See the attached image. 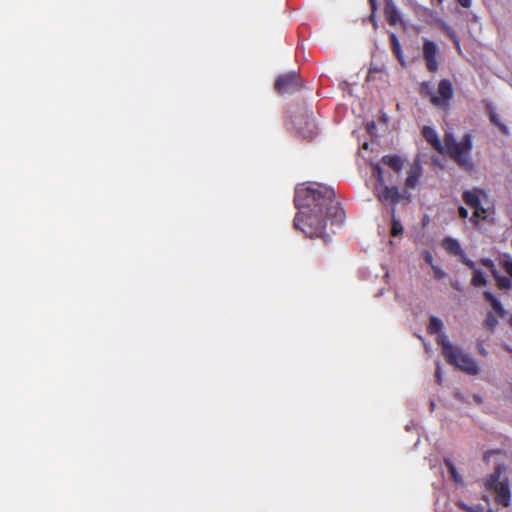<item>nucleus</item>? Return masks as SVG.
<instances>
[{
    "label": "nucleus",
    "mask_w": 512,
    "mask_h": 512,
    "mask_svg": "<svg viewBox=\"0 0 512 512\" xmlns=\"http://www.w3.org/2000/svg\"><path fill=\"white\" fill-rule=\"evenodd\" d=\"M436 380L438 384H442V368L440 363L436 364V372H435Z\"/></svg>",
    "instance_id": "nucleus-31"
},
{
    "label": "nucleus",
    "mask_w": 512,
    "mask_h": 512,
    "mask_svg": "<svg viewBox=\"0 0 512 512\" xmlns=\"http://www.w3.org/2000/svg\"><path fill=\"white\" fill-rule=\"evenodd\" d=\"M442 328H443V322L441 319H439L437 317H432L430 319L428 329L431 333H434V334L439 333L442 330Z\"/></svg>",
    "instance_id": "nucleus-22"
},
{
    "label": "nucleus",
    "mask_w": 512,
    "mask_h": 512,
    "mask_svg": "<svg viewBox=\"0 0 512 512\" xmlns=\"http://www.w3.org/2000/svg\"><path fill=\"white\" fill-rule=\"evenodd\" d=\"M505 472V466L502 464H497L495 470L492 474L486 477L484 481V486L486 489L492 490L495 488L499 482H502V474Z\"/></svg>",
    "instance_id": "nucleus-10"
},
{
    "label": "nucleus",
    "mask_w": 512,
    "mask_h": 512,
    "mask_svg": "<svg viewBox=\"0 0 512 512\" xmlns=\"http://www.w3.org/2000/svg\"><path fill=\"white\" fill-rule=\"evenodd\" d=\"M363 147L366 149V148L368 147V144H367V143H365V144L363 145Z\"/></svg>",
    "instance_id": "nucleus-44"
},
{
    "label": "nucleus",
    "mask_w": 512,
    "mask_h": 512,
    "mask_svg": "<svg viewBox=\"0 0 512 512\" xmlns=\"http://www.w3.org/2000/svg\"><path fill=\"white\" fill-rule=\"evenodd\" d=\"M482 264L486 267H493L494 266V263L492 260L490 259H483L482 260Z\"/></svg>",
    "instance_id": "nucleus-37"
},
{
    "label": "nucleus",
    "mask_w": 512,
    "mask_h": 512,
    "mask_svg": "<svg viewBox=\"0 0 512 512\" xmlns=\"http://www.w3.org/2000/svg\"><path fill=\"white\" fill-rule=\"evenodd\" d=\"M484 297L487 301L490 302L493 310L500 316L503 317L505 315V309L501 302L494 297L490 292H485Z\"/></svg>",
    "instance_id": "nucleus-15"
},
{
    "label": "nucleus",
    "mask_w": 512,
    "mask_h": 512,
    "mask_svg": "<svg viewBox=\"0 0 512 512\" xmlns=\"http://www.w3.org/2000/svg\"><path fill=\"white\" fill-rule=\"evenodd\" d=\"M423 257L425 259V261L430 264L431 266L434 265L433 264V257H432V254L428 251H424L423 252Z\"/></svg>",
    "instance_id": "nucleus-33"
},
{
    "label": "nucleus",
    "mask_w": 512,
    "mask_h": 512,
    "mask_svg": "<svg viewBox=\"0 0 512 512\" xmlns=\"http://www.w3.org/2000/svg\"><path fill=\"white\" fill-rule=\"evenodd\" d=\"M464 263L473 271L477 270L475 263L470 259H464Z\"/></svg>",
    "instance_id": "nucleus-34"
},
{
    "label": "nucleus",
    "mask_w": 512,
    "mask_h": 512,
    "mask_svg": "<svg viewBox=\"0 0 512 512\" xmlns=\"http://www.w3.org/2000/svg\"><path fill=\"white\" fill-rule=\"evenodd\" d=\"M437 343L441 345L442 354L449 364L469 375L480 373L478 362L470 354L453 346L445 334L439 335Z\"/></svg>",
    "instance_id": "nucleus-3"
},
{
    "label": "nucleus",
    "mask_w": 512,
    "mask_h": 512,
    "mask_svg": "<svg viewBox=\"0 0 512 512\" xmlns=\"http://www.w3.org/2000/svg\"><path fill=\"white\" fill-rule=\"evenodd\" d=\"M372 169H373V173H372L373 177H375L377 180L376 185L385 184L384 172H383L382 167L379 164H372Z\"/></svg>",
    "instance_id": "nucleus-20"
},
{
    "label": "nucleus",
    "mask_w": 512,
    "mask_h": 512,
    "mask_svg": "<svg viewBox=\"0 0 512 512\" xmlns=\"http://www.w3.org/2000/svg\"><path fill=\"white\" fill-rule=\"evenodd\" d=\"M495 492V500L498 504L503 505L505 507L509 506L511 502V492L509 488V481L506 477L502 479V482L493 488Z\"/></svg>",
    "instance_id": "nucleus-8"
},
{
    "label": "nucleus",
    "mask_w": 512,
    "mask_h": 512,
    "mask_svg": "<svg viewBox=\"0 0 512 512\" xmlns=\"http://www.w3.org/2000/svg\"><path fill=\"white\" fill-rule=\"evenodd\" d=\"M301 134L305 138L314 137V135H316V125L314 123H311L309 129L307 131L302 130Z\"/></svg>",
    "instance_id": "nucleus-28"
},
{
    "label": "nucleus",
    "mask_w": 512,
    "mask_h": 512,
    "mask_svg": "<svg viewBox=\"0 0 512 512\" xmlns=\"http://www.w3.org/2000/svg\"><path fill=\"white\" fill-rule=\"evenodd\" d=\"M445 464L450 472V475H451L453 481L457 485H463L464 484L463 478L456 470V467L454 466V464L448 459L445 460Z\"/></svg>",
    "instance_id": "nucleus-17"
},
{
    "label": "nucleus",
    "mask_w": 512,
    "mask_h": 512,
    "mask_svg": "<svg viewBox=\"0 0 512 512\" xmlns=\"http://www.w3.org/2000/svg\"><path fill=\"white\" fill-rule=\"evenodd\" d=\"M473 400L477 403V404H482L483 400H482V397L481 395L479 394H474L473 395Z\"/></svg>",
    "instance_id": "nucleus-38"
},
{
    "label": "nucleus",
    "mask_w": 512,
    "mask_h": 512,
    "mask_svg": "<svg viewBox=\"0 0 512 512\" xmlns=\"http://www.w3.org/2000/svg\"><path fill=\"white\" fill-rule=\"evenodd\" d=\"M439 3H442L444 0H437Z\"/></svg>",
    "instance_id": "nucleus-46"
},
{
    "label": "nucleus",
    "mask_w": 512,
    "mask_h": 512,
    "mask_svg": "<svg viewBox=\"0 0 512 512\" xmlns=\"http://www.w3.org/2000/svg\"><path fill=\"white\" fill-rule=\"evenodd\" d=\"M275 88L279 93H293L298 90V78L295 73L278 77Z\"/></svg>",
    "instance_id": "nucleus-7"
},
{
    "label": "nucleus",
    "mask_w": 512,
    "mask_h": 512,
    "mask_svg": "<svg viewBox=\"0 0 512 512\" xmlns=\"http://www.w3.org/2000/svg\"><path fill=\"white\" fill-rule=\"evenodd\" d=\"M459 215L461 218H467L468 217V210L464 207L459 208Z\"/></svg>",
    "instance_id": "nucleus-35"
},
{
    "label": "nucleus",
    "mask_w": 512,
    "mask_h": 512,
    "mask_svg": "<svg viewBox=\"0 0 512 512\" xmlns=\"http://www.w3.org/2000/svg\"><path fill=\"white\" fill-rule=\"evenodd\" d=\"M482 498H483V500H485L486 502H488V501H489V499H488V497H487L486 495H483V497H482Z\"/></svg>",
    "instance_id": "nucleus-42"
},
{
    "label": "nucleus",
    "mask_w": 512,
    "mask_h": 512,
    "mask_svg": "<svg viewBox=\"0 0 512 512\" xmlns=\"http://www.w3.org/2000/svg\"><path fill=\"white\" fill-rule=\"evenodd\" d=\"M423 137L430 143L435 150L441 154H448L458 165L464 169L472 167L470 151L472 149V139L469 134L463 136L459 141L451 133H446L444 144L438 138L436 131L428 126L423 128Z\"/></svg>",
    "instance_id": "nucleus-2"
},
{
    "label": "nucleus",
    "mask_w": 512,
    "mask_h": 512,
    "mask_svg": "<svg viewBox=\"0 0 512 512\" xmlns=\"http://www.w3.org/2000/svg\"><path fill=\"white\" fill-rule=\"evenodd\" d=\"M507 350H508L509 352H512V349H511L510 347H507Z\"/></svg>",
    "instance_id": "nucleus-45"
},
{
    "label": "nucleus",
    "mask_w": 512,
    "mask_h": 512,
    "mask_svg": "<svg viewBox=\"0 0 512 512\" xmlns=\"http://www.w3.org/2000/svg\"><path fill=\"white\" fill-rule=\"evenodd\" d=\"M455 397H456L457 399L461 400V401H465V402H466V400H465L464 396H463V395H462V393H460V392H456V393H455Z\"/></svg>",
    "instance_id": "nucleus-39"
},
{
    "label": "nucleus",
    "mask_w": 512,
    "mask_h": 512,
    "mask_svg": "<svg viewBox=\"0 0 512 512\" xmlns=\"http://www.w3.org/2000/svg\"><path fill=\"white\" fill-rule=\"evenodd\" d=\"M437 54V44L431 40L425 39L423 43V58L430 72H435L438 69Z\"/></svg>",
    "instance_id": "nucleus-6"
},
{
    "label": "nucleus",
    "mask_w": 512,
    "mask_h": 512,
    "mask_svg": "<svg viewBox=\"0 0 512 512\" xmlns=\"http://www.w3.org/2000/svg\"><path fill=\"white\" fill-rule=\"evenodd\" d=\"M463 200L465 201V203L467 205L474 208L475 211L473 214V218H482V219L486 218V211L479 206L480 201L475 193L470 192V191H465L463 193Z\"/></svg>",
    "instance_id": "nucleus-9"
},
{
    "label": "nucleus",
    "mask_w": 512,
    "mask_h": 512,
    "mask_svg": "<svg viewBox=\"0 0 512 512\" xmlns=\"http://www.w3.org/2000/svg\"><path fill=\"white\" fill-rule=\"evenodd\" d=\"M370 1V4H371V7H372V10L375 11L376 8H377V5H376V0H369Z\"/></svg>",
    "instance_id": "nucleus-40"
},
{
    "label": "nucleus",
    "mask_w": 512,
    "mask_h": 512,
    "mask_svg": "<svg viewBox=\"0 0 512 512\" xmlns=\"http://www.w3.org/2000/svg\"><path fill=\"white\" fill-rule=\"evenodd\" d=\"M382 162L389 166L395 172H399L403 168L404 160L396 155H386L382 157Z\"/></svg>",
    "instance_id": "nucleus-13"
},
{
    "label": "nucleus",
    "mask_w": 512,
    "mask_h": 512,
    "mask_svg": "<svg viewBox=\"0 0 512 512\" xmlns=\"http://www.w3.org/2000/svg\"><path fill=\"white\" fill-rule=\"evenodd\" d=\"M491 122L498 126L504 133H507L508 132V129L505 125H503L500 121V117L497 115V114H491Z\"/></svg>",
    "instance_id": "nucleus-27"
},
{
    "label": "nucleus",
    "mask_w": 512,
    "mask_h": 512,
    "mask_svg": "<svg viewBox=\"0 0 512 512\" xmlns=\"http://www.w3.org/2000/svg\"><path fill=\"white\" fill-rule=\"evenodd\" d=\"M477 349H478L479 354L482 355L483 357H486L488 355V351L485 349V347L483 345V341H481V340L477 341Z\"/></svg>",
    "instance_id": "nucleus-30"
},
{
    "label": "nucleus",
    "mask_w": 512,
    "mask_h": 512,
    "mask_svg": "<svg viewBox=\"0 0 512 512\" xmlns=\"http://www.w3.org/2000/svg\"><path fill=\"white\" fill-rule=\"evenodd\" d=\"M420 176H421L420 167L417 164L413 165L410 168V170L408 171V175L405 180V185L410 189L415 188L419 181Z\"/></svg>",
    "instance_id": "nucleus-12"
},
{
    "label": "nucleus",
    "mask_w": 512,
    "mask_h": 512,
    "mask_svg": "<svg viewBox=\"0 0 512 512\" xmlns=\"http://www.w3.org/2000/svg\"><path fill=\"white\" fill-rule=\"evenodd\" d=\"M334 190L317 183L296 188L295 204L299 210L294 225L309 237H321L326 228V217L341 222L343 209L334 199Z\"/></svg>",
    "instance_id": "nucleus-1"
},
{
    "label": "nucleus",
    "mask_w": 512,
    "mask_h": 512,
    "mask_svg": "<svg viewBox=\"0 0 512 512\" xmlns=\"http://www.w3.org/2000/svg\"><path fill=\"white\" fill-rule=\"evenodd\" d=\"M391 222H392V225H391V235L396 237V236H399L403 233V226L400 222L399 219H397L396 217V210L395 208H392L391 209Z\"/></svg>",
    "instance_id": "nucleus-16"
},
{
    "label": "nucleus",
    "mask_w": 512,
    "mask_h": 512,
    "mask_svg": "<svg viewBox=\"0 0 512 512\" xmlns=\"http://www.w3.org/2000/svg\"><path fill=\"white\" fill-rule=\"evenodd\" d=\"M385 15L391 25H397L401 22L400 14L392 0H385Z\"/></svg>",
    "instance_id": "nucleus-11"
},
{
    "label": "nucleus",
    "mask_w": 512,
    "mask_h": 512,
    "mask_svg": "<svg viewBox=\"0 0 512 512\" xmlns=\"http://www.w3.org/2000/svg\"><path fill=\"white\" fill-rule=\"evenodd\" d=\"M500 263H501L502 267L504 268V270L506 271V273L510 277H512V256L510 254L504 255L501 258Z\"/></svg>",
    "instance_id": "nucleus-24"
},
{
    "label": "nucleus",
    "mask_w": 512,
    "mask_h": 512,
    "mask_svg": "<svg viewBox=\"0 0 512 512\" xmlns=\"http://www.w3.org/2000/svg\"><path fill=\"white\" fill-rule=\"evenodd\" d=\"M458 3L465 7V8H469L471 6V0H457Z\"/></svg>",
    "instance_id": "nucleus-36"
},
{
    "label": "nucleus",
    "mask_w": 512,
    "mask_h": 512,
    "mask_svg": "<svg viewBox=\"0 0 512 512\" xmlns=\"http://www.w3.org/2000/svg\"><path fill=\"white\" fill-rule=\"evenodd\" d=\"M472 284L476 287H481L486 284V278L480 270L473 271Z\"/></svg>",
    "instance_id": "nucleus-23"
},
{
    "label": "nucleus",
    "mask_w": 512,
    "mask_h": 512,
    "mask_svg": "<svg viewBox=\"0 0 512 512\" xmlns=\"http://www.w3.org/2000/svg\"><path fill=\"white\" fill-rule=\"evenodd\" d=\"M438 24L440 25L441 29L443 31H445L447 33V35H449V37L453 40V42L455 43L456 45V48L458 50H460V44H459V41L456 37V34H455V31L447 24L445 23L444 21H438Z\"/></svg>",
    "instance_id": "nucleus-18"
},
{
    "label": "nucleus",
    "mask_w": 512,
    "mask_h": 512,
    "mask_svg": "<svg viewBox=\"0 0 512 512\" xmlns=\"http://www.w3.org/2000/svg\"><path fill=\"white\" fill-rule=\"evenodd\" d=\"M390 38H391L393 50H394L395 54L397 55V58L400 61H402V52H401V46H400L399 40L397 39V37L394 33H392L390 35Z\"/></svg>",
    "instance_id": "nucleus-25"
},
{
    "label": "nucleus",
    "mask_w": 512,
    "mask_h": 512,
    "mask_svg": "<svg viewBox=\"0 0 512 512\" xmlns=\"http://www.w3.org/2000/svg\"><path fill=\"white\" fill-rule=\"evenodd\" d=\"M510 324L512 325V317L510 318Z\"/></svg>",
    "instance_id": "nucleus-47"
},
{
    "label": "nucleus",
    "mask_w": 512,
    "mask_h": 512,
    "mask_svg": "<svg viewBox=\"0 0 512 512\" xmlns=\"http://www.w3.org/2000/svg\"><path fill=\"white\" fill-rule=\"evenodd\" d=\"M487 458H488V455H487V454H485V456H484V460H485V461H487Z\"/></svg>",
    "instance_id": "nucleus-43"
},
{
    "label": "nucleus",
    "mask_w": 512,
    "mask_h": 512,
    "mask_svg": "<svg viewBox=\"0 0 512 512\" xmlns=\"http://www.w3.org/2000/svg\"><path fill=\"white\" fill-rule=\"evenodd\" d=\"M411 201V194L407 191L400 192V203L401 202H410Z\"/></svg>",
    "instance_id": "nucleus-32"
},
{
    "label": "nucleus",
    "mask_w": 512,
    "mask_h": 512,
    "mask_svg": "<svg viewBox=\"0 0 512 512\" xmlns=\"http://www.w3.org/2000/svg\"><path fill=\"white\" fill-rule=\"evenodd\" d=\"M453 95V87L449 80L443 79L439 82L437 93L431 95L433 104L439 107H446Z\"/></svg>",
    "instance_id": "nucleus-4"
},
{
    "label": "nucleus",
    "mask_w": 512,
    "mask_h": 512,
    "mask_svg": "<svg viewBox=\"0 0 512 512\" xmlns=\"http://www.w3.org/2000/svg\"><path fill=\"white\" fill-rule=\"evenodd\" d=\"M376 195L380 202L391 203L396 205L400 203V191L395 186H388L386 184L376 185Z\"/></svg>",
    "instance_id": "nucleus-5"
},
{
    "label": "nucleus",
    "mask_w": 512,
    "mask_h": 512,
    "mask_svg": "<svg viewBox=\"0 0 512 512\" xmlns=\"http://www.w3.org/2000/svg\"><path fill=\"white\" fill-rule=\"evenodd\" d=\"M442 246L447 252L451 254L458 255L462 253V249L459 242L453 238L444 239L442 242Z\"/></svg>",
    "instance_id": "nucleus-14"
},
{
    "label": "nucleus",
    "mask_w": 512,
    "mask_h": 512,
    "mask_svg": "<svg viewBox=\"0 0 512 512\" xmlns=\"http://www.w3.org/2000/svg\"><path fill=\"white\" fill-rule=\"evenodd\" d=\"M498 324V320L492 313H488L484 325L488 327L489 329L493 330Z\"/></svg>",
    "instance_id": "nucleus-26"
},
{
    "label": "nucleus",
    "mask_w": 512,
    "mask_h": 512,
    "mask_svg": "<svg viewBox=\"0 0 512 512\" xmlns=\"http://www.w3.org/2000/svg\"><path fill=\"white\" fill-rule=\"evenodd\" d=\"M371 21H372L374 27L376 28L377 27V22L375 21V18H374L373 15H371Z\"/></svg>",
    "instance_id": "nucleus-41"
},
{
    "label": "nucleus",
    "mask_w": 512,
    "mask_h": 512,
    "mask_svg": "<svg viewBox=\"0 0 512 512\" xmlns=\"http://www.w3.org/2000/svg\"><path fill=\"white\" fill-rule=\"evenodd\" d=\"M493 275L497 281V285L499 288L510 289L512 287V283L509 278L505 276H500L496 271H493Z\"/></svg>",
    "instance_id": "nucleus-19"
},
{
    "label": "nucleus",
    "mask_w": 512,
    "mask_h": 512,
    "mask_svg": "<svg viewBox=\"0 0 512 512\" xmlns=\"http://www.w3.org/2000/svg\"><path fill=\"white\" fill-rule=\"evenodd\" d=\"M457 506L466 512H484V507L481 505H468L463 501H457Z\"/></svg>",
    "instance_id": "nucleus-21"
},
{
    "label": "nucleus",
    "mask_w": 512,
    "mask_h": 512,
    "mask_svg": "<svg viewBox=\"0 0 512 512\" xmlns=\"http://www.w3.org/2000/svg\"><path fill=\"white\" fill-rule=\"evenodd\" d=\"M432 269L434 272V277L438 280L444 278L446 276V273L438 266L432 265Z\"/></svg>",
    "instance_id": "nucleus-29"
}]
</instances>
